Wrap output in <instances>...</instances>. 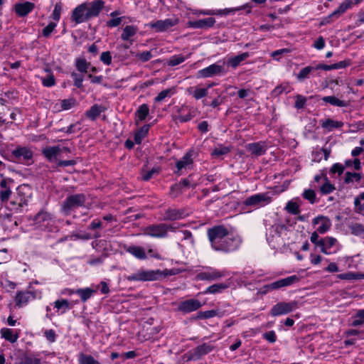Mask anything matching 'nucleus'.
Wrapping results in <instances>:
<instances>
[{"mask_svg":"<svg viewBox=\"0 0 364 364\" xmlns=\"http://www.w3.org/2000/svg\"><path fill=\"white\" fill-rule=\"evenodd\" d=\"M314 180L318 183L320 191L323 194L331 193L335 190L334 186L330 183L324 173L315 176Z\"/></svg>","mask_w":364,"mask_h":364,"instance_id":"nucleus-14","label":"nucleus"},{"mask_svg":"<svg viewBox=\"0 0 364 364\" xmlns=\"http://www.w3.org/2000/svg\"><path fill=\"white\" fill-rule=\"evenodd\" d=\"M35 299V295L31 291H18L15 297L16 305L18 307L26 306L31 300Z\"/></svg>","mask_w":364,"mask_h":364,"instance_id":"nucleus-18","label":"nucleus"},{"mask_svg":"<svg viewBox=\"0 0 364 364\" xmlns=\"http://www.w3.org/2000/svg\"><path fill=\"white\" fill-rule=\"evenodd\" d=\"M249 56H250L249 53L246 52V53H241L238 55L229 58L227 61V64L229 66H231L232 68H235L241 63V62L245 60Z\"/></svg>","mask_w":364,"mask_h":364,"instance_id":"nucleus-29","label":"nucleus"},{"mask_svg":"<svg viewBox=\"0 0 364 364\" xmlns=\"http://www.w3.org/2000/svg\"><path fill=\"white\" fill-rule=\"evenodd\" d=\"M271 198L267 193H258L247 198L245 204L248 206L261 207L269 204Z\"/></svg>","mask_w":364,"mask_h":364,"instance_id":"nucleus-13","label":"nucleus"},{"mask_svg":"<svg viewBox=\"0 0 364 364\" xmlns=\"http://www.w3.org/2000/svg\"><path fill=\"white\" fill-rule=\"evenodd\" d=\"M314 70V67L312 66H307L297 74L296 77L299 80H303L304 79L309 77V73Z\"/></svg>","mask_w":364,"mask_h":364,"instance_id":"nucleus-46","label":"nucleus"},{"mask_svg":"<svg viewBox=\"0 0 364 364\" xmlns=\"http://www.w3.org/2000/svg\"><path fill=\"white\" fill-rule=\"evenodd\" d=\"M247 149L252 154L257 156L263 154L266 151V146L262 142L249 144Z\"/></svg>","mask_w":364,"mask_h":364,"instance_id":"nucleus-26","label":"nucleus"},{"mask_svg":"<svg viewBox=\"0 0 364 364\" xmlns=\"http://www.w3.org/2000/svg\"><path fill=\"white\" fill-rule=\"evenodd\" d=\"M289 51L290 50L287 48L277 50L271 53V56L273 57L275 60H279L281 56L283 54L288 53Z\"/></svg>","mask_w":364,"mask_h":364,"instance_id":"nucleus-57","label":"nucleus"},{"mask_svg":"<svg viewBox=\"0 0 364 364\" xmlns=\"http://www.w3.org/2000/svg\"><path fill=\"white\" fill-rule=\"evenodd\" d=\"M312 224L320 234L326 233L331 227V222L329 218L323 215L315 218L312 221Z\"/></svg>","mask_w":364,"mask_h":364,"instance_id":"nucleus-15","label":"nucleus"},{"mask_svg":"<svg viewBox=\"0 0 364 364\" xmlns=\"http://www.w3.org/2000/svg\"><path fill=\"white\" fill-rule=\"evenodd\" d=\"M41 82L44 87H50L55 85V80L52 73H49L46 77H41Z\"/></svg>","mask_w":364,"mask_h":364,"instance_id":"nucleus-43","label":"nucleus"},{"mask_svg":"<svg viewBox=\"0 0 364 364\" xmlns=\"http://www.w3.org/2000/svg\"><path fill=\"white\" fill-rule=\"evenodd\" d=\"M286 210L291 214H298L299 213V205L296 202L289 201L286 205Z\"/></svg>","mask_w":364,"mask_h":364,"instance_id":"nucleus-44","label":"nucleus"},{"mask_svg":"<svg viewBox=\"0 0 364 364\" xmlns=\"http://www.w3.org/2000/svg\"><path fill=\"white\" fill-rule=\"evenodd\" d=\"M241 8H229L224 9H205L199 10L196 12V14H202L207 16H227L229 14H234L236 11H240Z\"/></svg>","mask_w":364,"mask_h":364,"instance_id":"nucleus-17","label":"nucleus"},{"mask_svg":"<svg viewBox=\"0 0 364 364\" xmlns=\"http://www.w3.org/2000/svg\"><path fill=\"white\" fill-rule=\"evenodd\" d=\"M344 168L342 164H335L332 166L331 168V172L333 173H338L339 175L342 174L343 172Z\"/></svg>","mask_w":364,"mask_h":364,"instance_id":"nucleus-61","label":"nucleus"},{"mask_svg":"<svg viewBox=\"0 0 364 364\" xmlns=\"http://www.w3.org/2000/svg\"><path fill=\"white\" fill-rule=\"evenodd\" d=\"M149 114V106L146 104L140 105L135 113V123L139 124L144 121Z\"/></svg>","mask_w":364,"mask_h":364,"instance_id":"nucleus-24","label":"nucleus"},{"mask_svg":"<svg viewBox=\"0 0 364 364\" xmlns=\"http://www.w3.org/2000/svg\"><path fill=\"white\" fill-rule=\"evenodd\" d=\"M56 26H57L56 23H54V22L49 23L48 25L43 29V31H42L43 35L45 37H48L50 35V33L53 31V30L55 29Z\"/></svg>","mask_w":364,"mask_h":364,"instance_id":"nucleus-55","label":"nucleus"},{"mask_svg":"<svg viewBox=\"0 0 364 364\" xmlns=\"http://www.w3.org/2000/svg\"><path fill=\"white\" fill-rule=\"evenodd\" d=\"M192 164V154L191 153H187L181 160L176 163V168L178 171H181L183 169L190 168Z\"/></svg>","mask_w":364,"mask_h":364,"instance_id":"nucleus-25","label":"nucleus"},{"mask_svg":"<svg viewBox=\"0 0 364 364\" xmlns=\"http://www.w3.org/2000/svg\"><path fill=\"white\" fill-rule=\"evenodd\" d=\"M215 19L212 17L190 22V26L193 28H208L214 26Z\"/></svg>","mask_w":364,"mask_h":364,"instance_id":"nucleus-20","label":"nucleus"},{"mask_svg":"<svg viewBox=\"0 0 364 364\" xmlns=\"http://www.w3.org/2000/svg\"><path fill=\"white\" fill-rule=\"evenodd\" d=\"M1 337L11 343H14L19 338V330L2 328L0 330Z\"/></svg>","mask_w":364,"mask_h":364,"instance_id":"nucleus-19","label":"nucleus"},{"mask_svg":"<svg viewBox=\"0 0 364 364\" xmlns=\"http://www.w3.org/2000/svg\"><path fill=\"white\" fill-rule=\"evenodd\" d=\"M137 31L138 28L135 26H127L123 29L121 38L124 41H128L136 33Z\"/></svg>","mask_w":364,"mask_h":364,"instance_id":"nucleus-33","label":"nucleus"},{"mask_svg":"<svg viewBox=\"0 0 364 364\" xmlns=\"http://www.w3.org/2000/svg\"><path fill=\"white\" fill-rule=\"evenodd\" d=\"M55 312L60 315L70 309V302L67 299H58L53 303Z\"/></svg>","mask_w":364,"mask_h":364,"instance_id":"nucleus-28","label":"nucleus"},{"mask_svg":"<svg viewBox=\"0 0 364 364\" xmlns=\"http://www.w3.org/2000/svg\"><path fill=\"white\" fill-rule=\"evenodd\" d=\"M228 286L224 284H215L209 287L205 291V294H215L220 293L226 289Z\"/></svg>","mask_w":364,"mask_h":364,"instance_id":"nucleus-40","label":"nucleus"},{"mask_svg":"<svg viewBox=\"0 0 364 364\" xmlns=\"http://www.w3.org/2000/svg\"><path fill=\"white\" fill-rule=\"evenodd\" d=\"M178 23V19L177 18H171L150 22L149 23V26L155 32H164L169 30Z\"/></svg>","mask_w":364,"mask_h":364,"instance_id":"nucleus-8","label":"nucleus"},{"mask_svg":"<svg viewBox=\"0 0 364 364\" xmlns=\"http://www.w3.org/2000/svg\"><path fill=\"white\" fill-rule=\"evenodd\" d=\"M135 57L141 62H146L149 60L153 55L151 51H143L141 53H136Z\"/></svg>","mask_w":364,"mask_h":364,"instance_id":"nucleus-47","label":"nucleus"},{"mask_svg":"<svg viewBox=\"0 0 364 364\" xmlns=\"http://www.w3.org/2000/svg\"><path fill=\"white\" fill-rule=\"evenodd\" d=\"M44 336L48 341H50L51 343L55 342V338H56V334H55V332L54 330H53V329L46 330L44 332Z\"/></svg>","mask_w":364,"mask_h":364,"instance_id":"nucleus-59","label":"nucleus"},{"mask_svg":"<svg viewBox=\"0 0 364 364\" xmlns=\"http://www.w3.org/2000/svg\"><path fill=\"white\" fill-rule=\"evenodd\" d=\"M361 179V175L358 173L346 172L345 174L344 181L347 184H354L359 183Z\"/></svg>","mask_w":364,"mask_h":364,"instance_id":"nucleus-35","label":"nucleus"},{"mask_svg":"<svg viewBox=\"0 0 364 364\" xmlns=\"http://www.w3.org/2000/svg\"><path fill=\"white\" fill-rule=\"evenodd\" d=\"M348 65H350L349 60L340 61L337 63L332 64V70L344 68Z\"/></svg>","mask_w":364,"mask_h":364,"instance_id":"nucleus-63","label":"nucleus"},{"mask_svg":"<svg viewBox=\"0 0 364 364\" xmlns=\"http://www.w3.org/2000/svg\"><path fill=\"white\" fill-rule=\"evenodd\" d=\"M102 112V107L95 105L92 106L89 110L87 111L86 115L91 119H95L101 114Z\"/></svg>","mask_w":364,"mask_h":364,"instance_id":"nucleus-38","label":"nucleus"},{"mask_svg":"<svg viewBox=\"0 0 364 364\" xmlns=\"http://www.w3.org/2000/svg\"><path fill=\"white\" fill-rule=\"evenodd\" d=\"M78 362L79 364H100V363L95 359L94 357L85 353H80L78 356Z\"/></svg>","mask_w":364,"mask_h":364,"instance_id":"nucleus-36","label":"nucleus"},{"mask_svg":"<svg viewBox=\"0 0 364 364\" xmlns=\"http://www.w3.org/2000/svg\"><path fill=\"white\" fill-rule=\"evenodd\" d=\"M208 234L212 247L217 251L232 252L236 250L241 243V240L238 236L228 232L223 226L210 229Z\"/></svg>","mask_w":364,"mask_h":364,"instance_id":"nucleus-1","label":"nucleus"},{"mask_svg":"<svg viewBox=\"0 0 364 364\" xmlns=\"http://www.w3.org/2000/svg\"><path fill=\"white\" fill-rule=\"evenodd\" d=\"M64 152H69L68 149L58 146H48L43 150V155L50 161H58Z\"/></svg>","mask_w":364,"mask_h":364,"instance_id":"nucleus-12","label":"nucleus"},{"mask_svg":"<svg viewBox=\"0 0 364 364\" xmlns=\"http://www.w3.org/2000/svg\"><path fill=\"white\" fill-rule=\"evenodd\" d=\"M188 213L183 209H168L165 214L166 220H175L185 218Z\"/></svg>","mask_w":364,"mask_h":364,"instance_id":"nucleus-23","label":"nucleus"},{"mask_svg":"<svg viewBox=\"0 0 364 364\" xmlns=\"http://www.w3.org/2000/svg\"><path fill=\"white\" fill-rule=\"evenodd\" d=\"M104 6L105 2L102 0L82 3L73 9L71 18L77 24L86 22L98 16Z\"/></svg>","mask_w":364,"mask_h":364,"instance_id":"nucleus-2","label":"nucleus"},{"mask_svg":"<svg viewBox=\"0 0 364 364\" xmlns=\"http://www.w3.org/2000/svg\"><path fill=\"white\" fill-rule=\"evenodd\" d=\"M11 194L10 188L2 189L0 191V199L2 202L7 201Z\"/></svg>","mask_w":364,"mask_h":364,"instance_id":"nucleus-60","label":"nucleus"},{"mask_svg":"<svg viewBox=\"0 0 364 364\" xmlns=\"http://www.w3.org/2000/svg\"><path fill=\"white\" fill-rule=\"evenodd\" d=\"M85 201V197L83 194H76L68 197L63 205V210L68 214L70 210L79 206L83 205Z\"/></svg>","mask_w":364,"mask_h":364,"instance_id":"nucleus-10","label":"nucleus"},{"mask_svg":"<svg viewBox=\"0 0 364 364\" xmlns=\"http://www.w3.org/2000/svg\"><path fill=\"white\" fill-rule=\"evenodd\" d=\"M300 277L297 275H291L288 277L281 279L264 287V293H267L278 289L287 287L298 283Z\"/></svg>","mask_w":364,"mask_h":364,"instance_id":"nucleus-5","label":"nucleus"},{"mask_svg":"<svg viewBox=\"0 0 364 364\" xmlns=\"http://www.w3.org/2000/svg\"><path fill=\"white\" fill-rule=\"evenodd\" d=\"M150 128L149 124H145L137 129L134 133V141L136 144H141L144 137L147 135Z\"/></svg>","mask_w":364,"mask_h":364,"instance_id":"nucleus-31","label":"nucleus"},{"mask_svg":"<svg viewBox=\"0 0 364 364\" xmlns=\"http://www.w3.org/2000/svg\"><path fill=\"white\" fill-rule=\"evenodd\" d=\"M34 9V4L29 1L16 4L15 11L19 16H24L29 14Z\"/></svg>","mask_w":364,"mask_h":364,"instance_id":"nucleus-21","label":"nucleus"},{"mask_svg":"<svg viewBox=\"0 0 364 364\" xmlns=\"http://www.w3.org/2000/svg\"><path fill=\"white\" fill-rule=\"evenodd\" d=\"M51 220V215L46 212L41 211L35 217V220L37 223H41L43 222L49 221Z\"/></svg>","mask_w":364,"mask_h":364,"instance_id":"nucleus-41","label":"nucleus"},{"mask_svg":"<svg viewBox=\"0 0 364 364\" xmlns=\"http://www.w3.org/2000/svg\"><path fill=\"white\" fill-rule=\"evenodd\" d=\"M322 100L325 102L329 103L331 105L343 107H347L348 103L344 100H341L334 96H326L322 98Z\"/></svg>","mask_w":364,"mask_h":364,"instance_id":"nucleus-34","label":"nucleus"},{"mask_svg":"<svg viewBox=\"0 0 364 364\" xmlns=\"http://www.w3.org/2000/svg\"><path fill=\"white\" fill-rule=\"evenodd\" d=\"M297 308V302L295 301L290 302H279L272 308L270 314L272 316L287 314L291 312Z\"/></svg>","mask_w":364,"mask_h":364,"instance_id":"nucleus-9","label":"nucleus"},{"mask_svg":"<svg viewBox=\"0 0 364 364\" xmlns=\"http://www.w3.org/2000/svg\"><path fill=\"white\" fill-rule=\"evenodd\" d=\"M187 91L196 100L201 99L208 95V88L189 87Z\"/></svg>","mask_w":364,"mask_h":364,"instance_id":"nucleus-32","label":"nucleus"},{"mask_svg":"<svg viewBox=\"0 0 364 364\" xmlns=\"http://www.w3.org/2000/svg\"><path fill=\"white\" fill-rule=\"evenodd\" d=\"M337 277L340 279H343V280H353V279H357L360 278L358 274L353 273V272L340 274L337 275Z\"/></svg>","mask_w":364,"mask_h":364,"instance_id":"nucleus-49","label":"nucleus"},{"mask_svg":"<svg viewBox=\"0 0 364 364\" xmlns=\"http://www.w3.org/2000/svg\"><path fill=\"white\" fill-rule=\"evenodd\" d=\"M318 246L321 247V251L326 255L334 254L339 250L337 240L332 237L321 239L318 242Z\"/></svg>","mask_w":364,"mask_h":364,"instance_id":"nucleus-7","label":"nucleus"},{"mask_svg":"<svg viewBox=\"0 0 364 364\" xmlns=\"http://www.w3.org/2000/svg\"><path fill=\"white\" fill-rule=\"evenodd\" d=\"M61 11H62V6L60 3H57L55 5L54 10L53 11V14L51 15L52 18L58 22L60 18L61 15Z\"/></svg>","mask_w":364,"mask_h":364,"instance_id":"nucleus-48","label":"nucleus"},{"mask_svg":"<svg viewBox=\"0 0 364 364\" xmlns=\"http://www.w3.org/2000/svg\"><path fill=\"white\" fill-rule=\"evenodd\" d=\"M186 59L183 55H173L168 60V65L175 66L185 61Z\"/></svg>","mask_w":364,"mask_h":364,"instance_id":"nucleus-45","label":"nucleus"},{"mask_svg":"<svg viewBox=\"0 0 364 364\" xmlns=\"http://www.w3.org/2000/svg\"><path fill=\"white\" fill-rule=\"evenodd\" d=\"M355 205L360 210L364 208V193L360 194L359 197L355 199Z\"/></svg>","mask_w":364,"mask_h":364,"instance_id":"nucleus-62","label":"nucleus"},{"mask_svg":"<svg viewBox=\"0 0 364 364\" xmlns=\"http://www.w3.org/2000/svg\"><path fill=\"white\" fill-rule=\"evenodd\" d=\"M303 196L305 199L309 200L311 203H314L316 200V193L311 189H307L304 191Z\"/></svg>","mask_w":364,"mask_h":364,"instance_id":"nucleus-52","label":"nucleus"},{"mask_svg":"<svg viewBox=\"0 0 364 364\" xmlns=\"http://www.w3.org/2000/svg\"><path fill=\"white\" fill-rule=\"evenodd\" d=\"M353 6V3L350 0H345L340 6L338 7L336 10H335L333 13H331V16H334L335 18H339L342 14H343L348 9L351 8Z\"/></svg>","mask_w":364,"mask_h":364,"instance_id":"nucleus-30","label":"nucleus"},{"mask_svg":"<svg viewBox=\"0 0 364 364\" xmlns=\"http://www.w3.org/2000/svg\"><path fill=\"white\" fill-rule=\"evenodd\" d=\"M14 161L26 165L31 164L33 161V151L27 146H18L11 151Z\"/></svg>","mask_w":364,"mask_h":364,"instance_id":"nucleus-4","label":"nucleus"},{"mask_svg":"<svg viewBox=\"0 0 364 364\" xmlns=\"http://www.w3.org/2000/svg\"><path fill=\"white\" fill-rule=\"evenodd\" d=\"M306 102V98L301 95L296 96L295 107L296 109H301L304 107Z\"/></svg>","mask_w":364,"mask_h":364,"instance_id":"nucleus-56","label":"nucleus"},{"mask_svg":"<svg viewBox=\"0 0 364 364\" xmlns=\"http://www.w3.org/2000/svg\"><path fill=\"white\" fill-rule=\"evenodd\" d=\"M167 275L165 272L161 270H147L140 269L136 272L129 275L127 279L130 282H151L158 280Z\"/></svg>","mask_w":364,"mask_h":364,"instance_id":"nucleus-3","label":"nucleus"},{"mask_svg":"<svg viewBox=\"0 0 364 364\" xmlns=\"http://www.w3.org/2000/svg\"><path fill=\"white\" fill-rule=\"evenodd\" d=\"M176 92L175 88H168L164 90L159 93V95L155 97V102H161L166 97H171Z\"/></svg>","mask_w":364,"mask_h":364,"instance_id":"nucleus-39","label":"nucleus"},{"mask_svg":"<svg viewBox=\"0 0 364 364\" xmlns=\"http://www.w3.org/2000/svg\"><path fill=\"white\" fill-rule=\"evenodd\" d=\"M224 64L225 63L218 61V63L212 64L205 68L200 70L198 72V75L199 77L206 78L223 73L225 72Z\"/></svg>","mask_w":364,"mask_h":364,"instance_id":"nucleus-11","label":"nucleus"},{"mask_svg":"<svg viewBox=\"0 0 364 364\" xmlns=\"http://www.w3.org/2000/svg\"><path fill=\"white\" fill-rule=\"evenodd\" d=\"M263 338L269 343H274L277 341V335L274 331H269L263 334Z\"/></svg>","mask_w":364,"mask_h":364,"instance_id":"nucleus-53","label":"nucleus"},{"mask_svg":"<svg viewBox=\"0 0 364 364\" xmlns=\"http://www.w3.org/2000/svg\"><path fill=\"white\" fill-rule=\"evenodd\" d=\"M75 105L73 100H65L61 102V106L63 109H69L72 108Z\"/></svg>","mask_w":364,"mask_h":364,"instance_id":"nucleus-64","label":"nucleus"},{"mask_svg":"<svg viewBox=\"0 0 364 364\" xmlns=\"http://www.w3.org/2000/svg\"><path fill=\"white\" fill-rule=\"evenodd\" d=\"M96 291L92 290L90 288H85V289H78L75 291V294H78L82 301H86L88 299H90L93 293Z\"/></svg>","mask_w":364,"mask_h":364,"instance_id":"nucleus-37","label":"nucleus"},{"mask_svg":"<svg viewBox=\"0 0 364 364\" xmlns=\"http://www.w3.org/2000/svg\"><path fill=\"white\" fill-rule=\"evenodd\" d=\"M100 60L105 65H110L112 63V56L109 51L103 52L100 55Z\"/></svg>","mask_w":364,"mask_h":364,"instance_id":"nucleus-58","label":"nucleus"},{"mask_svg":"<svg viewBox=\"0 0 364 364\" xmlns=\"http://www.w3.org/2000/svg\"><path fill=\"white\" fill-rule=\"evenodd\" d=\"M176 228L173 225L160 224L146 227L143 230V234L154 237H165L168 230L174 231Z\"/></svg>","mask_w":364,"mask_h":364,"instance_id":"nucleus-6","label":"nucleus"},{"mask_svg":"<svg viewBox=\"0 0 364 364\" xmlns=\"http://www.w3.org/2000/svg\"><path fill=\"white\" fill-rule=\"evenodd\" d=\"M364 323V309L358 310L354 316L353 326H358Z\"/></svg>","mask_w":364,"mask_h":364,"instance_id":"nucleus-42","label":"nucleus"},{"mask_svg":"<svg viewBox=\"0 0 364 364\" xmlns=\"http://www.w3.org/2000/svg\"><path fill=\"white\" fill-rule=\"evenodd\" d=\"M202 305L198 299H191L181 301L178 306V309L183 313H190L198 310Z\"/></svg>","mask_w":364,"mask_h":364,"instance_id":"nucleus-16","label":"nucleus"},{"mask_svg":"<svg viewBox=\"0 0 364 364\" xmlns=\"http://www.w3.org/2000/svg\"><path fill=\"white\" fill-rule=\"evenodd\" d=\"M76 68L80 72H87L88 64L84 59H78L76 61Z\"/></svg>","mask_w":364,"mask_h":364,"instance_id":"nucleus-54","label":"nucleus"},{"mask_svg":"<svg viewBox=\"0 0 364 364\" xmlns=\"http://www.w3.org/2000/svg\"><path fill=\"white\" fill-rule=\"evenodd\" d=\"M16 364H41V360L37 358L26 356Z\"/></svg>","mask_w":364,"mask_h":364,"instance_id":"nucleus-50","label":"nucleus"},{"mask_svg":"<svg viewBox=\"0 0 364 364\" xmlns=\"http://www.w3.org/2000/svg\"><path fill=\"white\" fill-rule=\"evenodd\" d=\"M126 251L137 259H145L146 258V252L141 247L131 245L126 248Z\"/></svg>","mask_w":364,"mask_h":364,"instance_id":"nucleus-27","label":"nucleus"},{"mask_svg":"<svg viewBox=\"0 0 364 364\" xmlns=\"http://www.w3.org/2000/svg\"><path fill=\"white\" fill-rule=\"evenodd\" d=\"M321 126L327 132H331L334 129H341L343 126V123L330 118L321 120Z\"/></svg>","mask_w":364,"mask_h":364,"instance_id":"nucleus-22","label":"nucleus"},{"mask_svg":"<svg viewBox=\"0 0 364 364\" xmlns=\"http://www.w3.org/2000/svg\"><path fill=\"white\" fill-rule=\"evenodd\" d=\"M189 186V181L187 179H185L183 180L181 183H178V184H175L173 185L172 187H171V194L176 197L177 196V194H175L173 192L175 190L176 191H179L182 188V187H186V186Z\"/></svg>","mask_w":364,"mask_h":364,"instance_id":"nucleus-51","label":"nucleus"}]
</instances>
